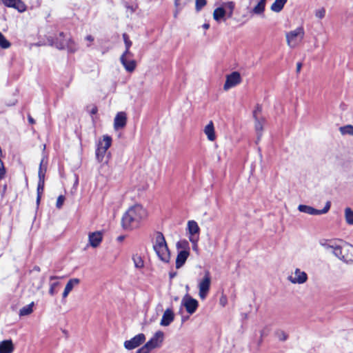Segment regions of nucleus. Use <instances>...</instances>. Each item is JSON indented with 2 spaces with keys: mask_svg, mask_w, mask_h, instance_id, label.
I'll list each match as a JSON object with an SVG mask.
<instances>
[{
  "mask_svg": "<svg viewBox=\"0 0 353 353\" xmlns=\"http://www.w3.org/2000/svg\"><path fill=\"white\" fill-rule=\"evenodd\" d=\"M132 261L136 268L141 269L144 267V261L140 255L134 254L132 256Z\"/></svg>",
  "mask_w": 353,
  "mask_h": 353,
  "instance_id": "obj_29",
  "label": "nucleus"
},
{
  "mask_svg": "<svg viewBox=\"0 0 353 353\" xmlns=\"http://www.w3.org/2000/svg\"><path fill=\"white\" fill-rule=\"evenodd\" d=\"M344 216L346 223L348 225H353V210L346 208L344 211Z\"/></svg>",
  "mask_w": 353,
  "mask_h": 353,
  "instance_id": "obj_30",
  "label": "nucleus"
},
{
  "mask_svg": "<svg viewBox=\"0 0 353 353\" xmlns=\"http://www.w3.org/2000/svg\"><path fill=\"white\" fill-rule=\"evenodd\" d=\"M148 216V212L141 205L130 207L123 214L122 225L125 229L137 228L139 223Z\"/></svg>",
  "mask_w": 353,
  "mask_h": 353,
  "instance_id": "obj_1",
  "label": "nucleus"
},
{
  "mask_svg": "<svg viewBox=\"0 0 353 353\" xmlns=\"http://www.w3.org/2000/svg\"><path fill=\"white\" fill-rule=\"evenodd\" d=\"M174 320V314L171 309L168 308L165 310L162 316L160 325L161 326H168L171 324L172 322H173Z\"/></svg>",
  "mask_w": 353,
  "mask_h": 353,
  "instance_id": "obj_16",
  "label": "nucleus"
},
{
  "mask_svg": "<svg viewBox=\"0 0 353 353\" xmlns=\"http://www.w3.org/2000/svg\"><path fill=\"white\" fill-rule=\"evenodd\" d=\"M97 112V108L93 107L92 109L91 110V114H94Z\"/></svg>",
  "mask_w": 353,
  "mask_h": 353,
  "instance_id": "obj_51",
  "label": "nucleus"
},
{
  "mask_svg": "<svg viewBox=\"0 0 353 353\" xmlns=\"http://www.w3.org/2000/svg\"><path fill=\"white\" fill-rule=\"evenodd\" d=\"M28 121H29L30 123H31V124L34 123V120L30 116L28 117Z\"/></svg>",
  "mask_w": 353,
  "mask_h": 353,
  "instance_id": "obj_52",
  "label": "nucleus"
},
{
  "mask_svg": "<svg viewBox=\"0 0 353 353\" xmlns=\"http://www.w3.org/2000/svg\"><path fill=\"white\" fill-rule=\"evenodd\" d=\"M129 54H123L120 58V60L121 63L124 66L125 69L128 72H132L134 70L137 65V63L134 60H127L126 57Z\"/></svg>",
  "mask_w": 353,
  "mask_h": 353,
  "instance_id": "obj_18",
  "label": "nucleus"
},
{
  "mask_svg": "<svg viewBox=\"0 0 353 353\" xmlns=\"http://www.w3.org/2000/svg\"><path fill=\"white\" fill-rule=\"evenodd\" d=\"M325 15V10L324 8H320L315 11V16L318 19H323Z\"/></svg>",
  "mask_w": 353,
  "mask_h": 353,
  "instance_id": "obj_43",
  "label": "nucleus"
},
{
  "mask_svg": "<svg viewBox=\"0 0 353 353\" xmlns=\"http://www.w3.org/2000/svg\"><path fill=\"white\" fill-rule=\"evenodd\" d=\"M56 46L59 49L66 48L71 52L75 50L73 41L70 37H65L63 32H61L57 39Z\"/></svg>",
  "mask_w": 353,
  "mask_h": 353,
  "instance_id": "obj_8",
  "label": "nucleus"
},
{
  "mask_svg": "<svg viewBox=\"0 0 353 353\" xmlns=\"http://www.w3.org/2000/svg\"><path fill=\"white\" fill-rule=\"evenodd\" d=\"M2 3L8 8L16 9L19 12L26 10V6L21 0H1Z\"/></svg>",
  "mask_w": 353,
  "mask_h": 353,
  "instance_id": "obj_13",
  "label": "nucleus"
},
{
  "mask_svg": "<svg viewBox=\"0 0 353 353\" xmlns=\"http://www.w3.org/2000/svg\"><path fill=\"white\" fill-rule=\"evenodd\" d=\"M43 188H44V181L39 180L38 186H37V203H39L41 199V194L43 192Z\"/></svg>",
  "mask_w": 353,
  "mask_h": 353,
  "instance_id": "obj_37",
  "label": "nucleus"
},
{
  "mask_svg": "<svg viewBox=\"0 0 353 353\" xmlns=\"http://www.w3.org/2000/svg\"><path fill=\"white\" fill-rule=\"evenodd\" d=\"M59 277L56 276H51L50 277V283H49V294L51 296H54L55 294H57L56 288L59 285V282L57 281H55L58 279Z\"/></svg>",
  "mask_w": 353,
  "mask_h": 353,
  "instance_id": "obj_24",
  "label": "nucleus"
},
{
  "mask_svg": "<svg viewBox=\"0 0 353 353\" xmlns=\"http://www.w3.org/2000/svg\"><path fill=\"white\" fill-rule=\"evenodd\" d=\"M10 43L6 39L4 35L0 32V47L7 49L10 47Z\"/></svg>",
  "mask_w": 353,
  "mask_h": 353,
  "instance_id": "obj_35",
  "label": "nucleus"
},
{
  "mask_svg": "<svg viewBox=\"0 0 353 353\" xmlns=\"http://www.w3.org/2000/svg\"><path fill=\"white\" fill-rule=\"evenodd\" d=\"M106 152V150L101 149L98 146L97 147L96 158L99 162H101L103 160Z\"/></svg>",
  "mask_w": 353,
  "mask_h": 353,
  "instance_id": "obj_34",
  "label": "nucleus"
},
{
  "mask_svg": "<svg viewBox=\"0 0 353 353\" xmlns=\"http://www.w3.org/2000/svg\"><path fill=\"white\" fill-rule=\"evenodd\" d=\"M14 345L11 340H5L0 342V353H12Z\"/></svg>",
  "mask_w": 353,
  "mask_h": 353,
  "instance_id": "obj_22",
  "label": "nucleus"
},
{
  "mask_svg": "<svg viewBox=\"0 0 353 353\" xmlns=\"http://www.w3.org/2000/svg\"><path fill=\"white\" fill-rule=\"evenodd\" d=\"M42 165H43V161L40 163V168H39V180L44 181L46 168H43L42 167Z\"/></svg>",
  "mask_w": 353,
  "mask_h": 353,
  "instance_id": "obj_42",
  "label": "nucleus"
},
{
  "mask_svg": "<svg viewBox=\"0 0 353 353\" xmlns=\"http://www.w3.org/2000/svg\"><path fill=\"white\" fill-rule=\"evenodd\" d=\"M254 128L258 135V139H259L262 135V132L263 130V125L265 123V119L263 117L254 119Z\"/></svg>",
  "mask_w": 353,
  "mask_h": 353,
  "instance_id": "obj_25",
  "label": "nucleus"
},
{
  "mask_svg": "<svg viewBox=\"0 0 353 353\" xmlns=\"http://www.w3.org/2000/svg\"><path fill=\"white\" fill-rule=\"evenodd\" d=\"M226 11L223 8H217L214 10L213 18L217 21L220 22L222 19H224Z\"/></svg>",
  "mask_w": 353,
  "mask_h": 353,
  "instance_id": "obj_27",
  "label": "nucleus"
},
{
  "mask_svg": "<svg viewBox=\"0 0 353 353\" xmlns=\"http://www.w3.org/2000/svg\"><path fill=\"white\" fill-rule=\"evenodd\" d=\"M190 256V250H182L177 254L176 259V268H181L185 263L187 259Z\"/></svg>",
  "mask_w": 353,
  "mask_h": 353,
  "instance_id": "obj_17",
  "label": "nucleus"
},
{
  "mask_svg": "<svg viewBox=\"0 0 353 353\" xmlns=\"http://www.w3.org/2000/svg\"><path fill=\"white\" fill-rule=\"evenodd\" d=\"M338 243L337 241H321L320 242V245L323 247L327 250H330L333 254L334 251L336 249V245Z\"/></svg>",
  "mask_w": 353,
  "mask_h": 353,
  "instance_id": "obj_26",
  "label": "nucleus"
},
{
  "mask_svg": "<svg viewBox=\"0 0 353 353\" xmlns=\"http://www.w3.org/2000/svg\"><path fill=\"white\" fill-rule=\"evenodd\" d=\"M334 254L339 259L345 262H353V246L343 241H338Z\"/></svg>",
  "mask_w": 353,
  "mask_h": 353,
  "instance_id": "obj_3",
  "label": "nucleus"
},
{
  "mask_svg": "<svg viewBox=\"0 0 353 353\" xmlns=\"http://www.w3.org/2000/svg\"><path fill=\"white\" fill-rule=\"evenodd\" d=\"M145 341V336L143 333H140L130 340H127L124 342L123 345L125 349L128 350H134L141 344H143Z\"/></svg>",
  "mask_w": 353,
  "mask_h": 353,
  "instance_id": "obj_10",
  "label": "nucleus"
},
{
  "mask_svg": "<svg viewBox=\"0 0 353 353\" xmlns=\"http://www.w3.org/2000/svg\"><path fill=\"white\" fill-rule=\"evenodd\" d=\"M85 39L89 41H92L94 40V38L92 37V36L91 35H88L86 37H85Z\"/></svg>",
  "mask_w": 353,
  "mask_h": 353,
  "instance_id": "obj_50",
  "label": "nucleus"
},
{
  "mask_svg": "<svg viewBox=\"0 0 353 353\" xmlns=\"http://www.w3.org/2000/svg\"><path fill=\"white\" fill-rule=\"evenodd\" d=\"M225 7L229 9L228 17H231L232 15L233 10L234 8V3L232 1L228 2L225 3Z\"/></svg>",
  "mask_w": 353,
  "mask_h": 353,
  "instance_id": "obj_45",
  "label": "nucleus"
},
{
  "mask_svg": "<svg viewBox=\"0 0 353 353\" xmlns=\"http://www.w3.org/2000/svg\"><path fill=\"white\" fill-rule=\"evenodd\" d=\"M241 82V77L239 72H233L226 76V80L223 85L224 90H228Z\"/></svg>",
  "mask_w": 353,
  "mask_h": 353,
  "instance_id": "obj_11",
  "label": "nucleus"
},
{
  "mask_svg": "<svg viewBox=\"0 0 353 353\" xmlns=\"http://www.w3.org/2000/svg\"><path fill=\"white\" fill-rule=\"evenodd\" d=\"M188 230L189 236L199 237L200 228L195 221H189L188 222Z\"/></svg>",
  "mask_w": 353,
  "mask_h": 353,
  "instance_id": "obj_20",
  "label": "nucleus"
},
{
  "mask_svg": "<svg viewBox=\"0 0 353 353\" xmlns=\"http://www.w3.org/2000/svg\"><path fill=\"white\" fill-rule=\"evenodd\" d=\"M119 240H122V239H123V237H122V236H119Z\"/></svg>",
  "mask_w": 353,
  "mask_h": 353,
  "instance_id": "obj_56",
  "label": "nucleus"
},
{
  "mask_svg": "<svg viewBox=\"0 0 353 353\" xmlns=\"http://www.w3.org/2000/svg\"><path fill=\"white\" fill-rule=\"evenodd\" d=\"M123 39L125 46V51L124 52L123 54H131V53L130 52V48L132 46V41L129 39L128 34L125 33H124L123 34Z\"/></svg>",
  "mask_w": 353,
  "mask_h": 353,
  "instance_id": "obj_33",
  "label": "nucleus"
},
{
  "mask_svg": "<svg viewBox=\"0 0 353 353\" xmlns=\"http://www.w3.org/2000/svg\"><path fill=\"white\" fill-rule=\"evenodd\" d=\"M199 237L189 236L190 241L192 243V250L196 253L199 252L198 241Z\"/></svg>",
  "mask_w": 353,
  "mask_h": 353,
  "instance_id": "obj_38",
  "label": "nucleus"
},
{
  "mask_svg": "<svg viewBox=\"0 0 353 353\" xmlns=\"http://www.w3.org/2000/svg\"><path fill=\"white\" fill-rule=\"evenodd\" d=\"M182 303L185 306L186 311L190 314L195 312L199 305L198 301L196 299L188 295H185L183 297Z\"/></svg>",
  "mask_w": 353,
  "mask_h": 353,
  "instance_id": "obj_12",
  "label": "nucleus"
},
{
  "mask_svg": "<svg viewBox=\"0 0 353 353\" xmlns=\"http://www.w3.org/2000/svg\"><path fill=\"white\" fill-rule=\"evenodd\" d=\"M304 35L305 31L301 26L286 32L285 38L288 46L290 48H296L302 41Z\"/></svg>",
  "mask_w": 353,
  "mask_h": 353,
  "instance_id": "obj_5",
  "label": "nucleus"
},
{
  "mask_svg": "<svg viewBox=\"0 0 353 353\" xmlns=\"http://www.w3.org/2000/svg\"><path fill=\"white\" fill-rule=\"evenodd\" d=\"M34 305V302H32L28 305L22 307L19 311L20 316H26L31 314L32 312V307Z\"/></svg>",
  "mask_w": 353,
  "mask_h": 353,
  "instance_id": "obj_31",
  "label": "nucleus"
},
{
  "mask_svg": "<svg viewBox=\"0 0 353 353\" xmlns=\"http://www.w3.org/2000/svg\"><path fill=\"white\" fill-rule=\"evenodd\" d=\"M260 1L266 3V0H260Z\"/></svg>",
  "mask_w": 353,
  "mask_h": 353,
  "instance_id": "obj_54",
  "label": "nucleus"
},
{
  "mask_svg": "<svg viewBox=\"0 0 353 353\" xmlns=\"http://www.w3.org/2000/svg\"><path fill=\"white\" fill-rule=\"evenodd\" d=\"M80 283V280L79 279H70L63 290L62 294L63 299H65L70 292L73 290L74 287Z\"/></svg>",
  "mask_w": 353,
  "mask_h": 353,
  "instance_id": "obj_19",
  "label": "nucleus"
},
{
  "mask_svg": "<svg viewBox=\"0 0 353 353\" xmlns=\"http://www.w3.org/2000/svg\"><path fill=\"white\" fill-rule=\"evenodd\" d=\"M65 201V196H63V195H60L58 198H57V203H56V207L58 208V209H60L61 208L63 203Z\"/></svg>",
  "mask_w": 353,
  "mask_h": 353,
  "instance_id": "obj_46",
  "label": "nucleus"
},
{
  "mask_svg": "<svg viewBox=\"0 0 353 353\" xmlns=\"http://www.w3.org/2000/svg\"><path fill=\"white\" fill-rule=\"evenodd\" d=\"M127 121L126 114L124 112H119L117 114L114 120V128L115 130L123 128L125 126Z\"/></svg>",
  "mask_w": 353,
  "mask_h": 353,
  "instance_id": "obj_15",
  "label": "nucleus"
},
{
  "mask_svg": "<svg viewBox=\"0 0 353 353\" xmlns=\"http://www.w3.org/2000/svg\"><path fill=\"white\" fill-rule=\"evenodd\" d=\"M330 206L331 203L327 201L323 210H316L311 206L306 205H299L298 206V210L301 212H304L310 215H320L326 214L329 211Z\"/></svg>",
  "mask_w": 353,
  "mask_h": 353,
  "instance_id": "obj_7",
  "label": "nucleus"
},
{
  "mask_svg": "<svg viewBox=\"0 0 353 353\" xmlns=\"http://www.w3.org/2000/svg\"><path fill=\"white\" fill-rule=\"evenodd\" d=\"M287 0H275L271 6V10L274 12H279L283 8Z\"/></svg>",
  "mask_w": 353,
  "mask_h": 353,
  "instance_id": "obj_28",
  "label": "nucleus"
},
{
  "mask_svg": "<svg viewBox=\"0 0 353 353\" xmlns=\"http://www.w3.org/2000/svg\"><path fill=\"white\" fill-rule=\"evenodd\" d=\"M265 3L259 1L257 5L253 8L252 12L254 14H262L265 10Z\"/></svg>",
  "mask_w": 353,
  "mask_h": 353,
  "instance_id": "obj_32",
  "label": "nucleus"
},
{
  "mask_svg": "<svg viewBox=\"0 0 353 353\" xmlns=\"http://www.w3.org/2000/svg\"><path fill=\"white\" fill-rule=\"evenodd\" d=\"M302 68V63H297L296 64V72H299L301 71V69Z\"/></svg>",
  "mask_w": 353,
  "mask_h": 353,
  "instance_id": "obj_48",
  "label": "nucleus"
},
{
  "mask_svg": "<svg viewBox=\"0 0 353 353\" xmlns=\"http://www.w3.org/2000/svg\"><path fill=\"white\" fill-rule=\"evenodd\" d=\"M203 131L209 141H214L216 139L214 127L212 121L204 128Z\"/></svg>",
  "mask_w": 353,
  "mask_h": 353,
  "instance_id": "obj_21",
  "label": "nucleus"
},
{
  "mask_svg": "<svg viewBox=\"0 0 353 353\" xmlns=\"http://www.w3.org/2000/svg\"><path fill=\"white\" fill-rule=\"evenodd\" d=\"M163 340L164 333L159 330L156 332L153 336L143 347L139 348L136 353H150L152 350L161 347Z\"/></svg>",
  "mask_w": 353,
  "mask_h": 353,
  "instance_id": "obj_4",
  "label": "nucleus"
},
{
  "mask_svg": "<svg viewBox=\"0 0 353 353\" xmlns=\"http://www.w3.org/2000/svg\"><path fill=\"white\" fill-rule=\"evenodd\" d=\"M288 279L293 284H303L307 281V275L304 271L296 268L288 277Z\"/></svg>",
  "mask_w": 353,
  "mask_h": 353,
  "instance_id": "obj_9",
  "label": "nucleus"
},
{
  "mask_svg": "<svg viewBox=\"0 0 353 353\" xmlns=\"http://www.w3.org/2000/svg\"><path fill=\"white\" fill-rule=\"evenodd\" d=\"M211 276L209 271H205L204 276L199 281V296L201 299L204 300L210 289Z\"/></svg>",
  "mask_w": 353,
  "mask_h": 353,
  "instance_id": "obj_6",
  "label": "nucleus"
},
{
  "mask_svg": "<svg viewBox=\"0 0 353 353\" xmlns=\"http://www.w3.org/2000/svg\"><path fill=\"white\" fill-rule=\"evenodd\" d=\"M176 248L178 249L181 248L183 250H190L188 242L187 241H185V240L177 242Z\"/></svg>",
  "mask_w": 353,
  "mask_h": 353,
  "instance_id": "obj_39",
  "label": "nucleus"
},
{
  "mask_svg": "<svg viewBox=\"0 0 353 353\" xmlns=\"http://www.w3.org/2000/svg\"><path fill=\"white\" fill-rule=\"evenodd\" d=\"M153 248L159 259L164 263H168L170 260V254L165 239L162 233L156 234L153 244Z\"/></svg>",
  "mask_w": 353,
  "mask_h": 353,
  "instance_id": "obj_2",
  "label": "nucleus"
},
{
  "mask_svg": "<svg viewBox=\"0 0 353 353\" xmlns=\"http://www.w3.org/2000/svg\"><path fill=\"white\" fill-rule=\"evenodd\" d=\"M286 339H287V335L284 332H282L281 336H280V339L284 341Z\"/></svg>",
  "mask_w": 353,
  "mask_h": 353,
  "instance_id": "obj_49",
  "label": "nucleus"
},
{
  "mask_svg": "<svg viewBox=\"0 0 353 353\" xmlns=\"http://www.w3.org/2000/svg\"><path fill=\"white\" fill-rule=\"evenodd\" d=\"M206 5V0H196V10L199 11Z\"/></svg>",
  "mask_w": 353,
  "mask_h": 353,
  "instance_id": "obj_44",
  "label": "nucleus"
},
{
  "mask_svg": "<svg viewBox=\"0 0 353 353\" xmlns=\"http://www.w3.org/2000/svg\"><path fill=\"white\" fill-rule=\"evenodd\" d=\"M103 239V233L100 231L90 232L88 234L89 244L95 248L99 246Z\"/></svg>",
  "mask_w": 353,
  "mask_h": 353,
  "instance_id": "obj_14",
  "label": "nucleus"
},
{
  "mask_svg": "<svg viewBox=\"0 0 353 353\" xmlns=\"http://www.w3.org/2000/svg\"><path fill=\"white\" fill-rule=\"evenodd\" d=\"M203 28L205 30L208 29L210 28V25L208 23H204L203 25Z\"/></svg>",
  "mask_w": 353,
  "mask_h": 353,
  "instance_id": "obj_53",
  "label": "nucleus"
},
{
  "mask_svg": "<svg viewBox=\"0 0 353 353\" xmlns=\"http://www.w3.org/2000/svg\"><path fill=\"white\" fill-rule=\"evenodd\" d=\"M41 285H39L37 287V289H38V290H39V289H40V288H41Z\"/></svg>",
  "mask_w": 353,
  "mask_h": 353,
  "instance_id": "obj_55",
  "label": "nucleus"
},
{
  "mask_svg": "<svg viewBox=\"0 0 353 353\" xmlns=\"http://www.w3.org/2000/svg\"><path fill=\"white\" fill-rule=\"evenodd\" d=\"M112 138L108 135H103L101 139L99 140L97 146L105 150H108L111 146Z\"/></svg>",
  "mask_w": 353,
  "mask_h": 353,
  "instance_id": "obj_23",
  "label": "nucleus"
},
{
  "mask_svg": "<svg viewBox=\"0 0 353 353\" xmlns=\"http://www.w3.org/2000/svg\"><path fill=\"white\" fill-rule=\"evenodd\" d=\"M191 0H175V6L176 7L177 9L181 10Z\"/></svg>",
  "mask_w": 353,
  "mask_h": 353,
  "instance_id": "obj_40",
  "label": "nucleus"
},
{
  "mask_svg": "<svg viewBox=\"0 0 353 353\" xmlns=\"http://www.w3.org/2000/svg\"><path fill=\"white\" fill-rule=\"evenodd\" d=\"M261 111H262L261 106L259 104L256 105V106L255 107V108L253 111L254 119L261 118L262 117L260 116Z\"/></svg>",
  "mask_w": 353,
  "mask_h": 353,
  "instance_id": "obj_41",
  "label": "nucleus"
},
{
  "mask_svg": "<svg viewBox=\"0 0 353 353\" xmlns=\"http://www.w3.org/2000/svg\"><path fill=\"white\" fill-rule=\"evenodd\" d=\"M340 132L343 134L353 135V126L351 125H347L343 127H341Z\"/></svg>",
  "mask_w": 353,
  "mask_h": 353,
  "instance_id": "obj_36",
  "label": "nucleus"
},
{
  "mask_svg": "<svg viewBox=\"0 0 353 353\" xmlns=\"http://www.w3.org/2000/svg\"><path fill=\"white\" fill-rule=\"evenodd\" d=\"M228 303V299L225 295H221L219 299V303L223 307H225Z\"/></svg>",
  "mask_w": 353,
  "mask_h": 353,
  "instance_id": "obj_47",
  "label": "nucleus"
}]
</instances>
